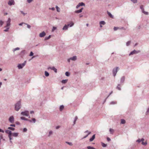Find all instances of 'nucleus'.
Here are the masks:
<instances>
[{
  "instance_id": "nucleus-1",
  "label": "nucleus",
  "mask_w": 149,
  "mask_h": 149,
  "mask_svg": "<svg viewBox=\"0 0 149 149\" xmlns=\"http://www.w3.org/2000/svg\"><path fill=\"white\" fill-rule=\"evenodd\" d=\"M10 18L8 19L7 21L6 22V27H7V29L4 30V31L6 32L8 31V29H9V26L10 25Z\"/></svg>"
},
{
  "instance_id": "nucleus-2",
  "label": "nucleus",
  "mask_w": 149,
  "mask_h": 149,
  "mask_svg": "<svg viewBox=\"0 0 149 149\" xmlns=\"http://www.w3.org/2000/svg\"><path fill=\"white\" fill-rule=\"evenodd\" d=\"M21 102L19 101L18 102L15 106V109L16 111H18L20 108Z\"/></svg>"
},
{
  "instance_id": "nucleus-3",
  "label": "nucleus",
  "mask_w": 149,
  "mask_h": 149,
  "mask_svg": "<svg viewBox=\"0 0 149 149\" xmlns=\"http://www.w3.org/2000/svg\"><path fill=\"white\" fill-rule=\"evenodd\" d=\"M5 132L6 133L8 134V137L10 140L12 139V138L11 137L12 136V132L11 131L9 130H7L5 131Z\"/></svg>"
},
{
  "instance_id": "nucleus-4",
  "label": "nucleus",
  "mask_w": 149,
  "mask_h": 149,
  "mask_svg": "<svg viewBox=\"0 0 149 149\" xmlns=\"http://www.w3.org/2000/svg\"><path fill=\"white\" fill-rule=\"evenodd\" d=\"M21 114L24 116H28L29 114V113L28 111H26L22 112Z\"/></svg>"
},
{
  "instance_id": "nucleus-5",
  "label": "nucleus",
  "mask_w": 149,
  "mask_h": 149,
  "mask_svg": "<svg viewBox=\"0 0 149 149\" xmlns=\"http://www.w3.org/2000/svg\"><path fill=\"white\" fill-rule=\"evenodd\" d=\"M26 61H25L23 63H22V64H19L18 66V67L19 69H21L25 65L26 63Z\"/></svg>"
},
{
  "instance_id": "nucleus-6",
  "label": "nucleus",
  "mask_w": 149,
  "mask_h": 149,
  "mask_svg": "<svg viewBox=\"0 0 149 149\" xmlns=\"http://www.w3.org/2000/svg\"><path fill=\"white\" fill-rule=\"evenodd\" d=\"M118 67H117L116 69H114L113 70V75L114 76H115L116 75L117 72L118 71Z\"/></svg>"
},
{
  "instance_id": "nucleus-7",
  "label": "nucleus",
  "mask_w": 149,
  "mask_h": 149,
  "mask_svg": "<svg viewBox=\"0 0 149 149\" xmlns=\"http://www.w3.org/2000/svg\"><path fill=\"white\" fill-rule=\"evenodd\" d=\"M8 4L9 5H12L14 4V0H10L9 1Z\"/></svg>"
},
{
  "instance_id": "nucleus-8",
  "label": "nucleus",
  "mask_w": 149,
  "mask_h": 149,
  "mask_svg": "<svg viewBox=\"0 0 149 149\" xmlns=\"http://www.w3.org/2000/svg\"><path fill=\"white\" fill-rule=\"evenodd\" d=\"M140 52V51H136L135 50H134L129 55H133L134 54L138 53Z\"/></svg>"
},
{
  "instance_id": "nucleus-9",
  "label": "nucleus",
  "mask_w": 149,
  "mask_h": 149,
  "mask_svg": "<svg viewBox=\"0 0 149 149\" xmlns=\"http://www.w3.org/2000/svg\"><path fill=\"white\" fill-rule=\"evenodd\" d=\"M48 69H51L53 70H54L55 72H57V70L56 68L54 67H49Z\"/></svg>"
},
{
  "instance_id": "nucleus-10",
  "label": "nucleus",
  "mask_w": 149,
  "mask_h": 149,
  "mask_svg": "<svg viewBox=\"0 0 149 149\" xmlns=\"http://www.w3.org/2000/svg\"><path fill=\"white\" fill-rule=\"evenodd\" d=\"M76 59H77L76 56H74L73 57L70 58L69 59H68V62H70V60H72L73 61H75L76 60Z\"/></svg>"
},
{
  "instance_id": "nucleus-11",
  "label": "nucleus",
  "mask_w": 149,
  "mask_h": 149,
  "mask_svg": "<svg viewBox=\"0 0 149 149\" xmlns=\"http://www.w3.org/2000/svg\"><path fill=\"white\" fill-rule=\"evenodd\" d=\"M45 34H46L45 32L44 31H43L40 34L39 36L40 37H43L45 35Z\"/></svg>"
},
{
  "instance_id": "nucleus-12",
  "label": "nucleus",
  "mask_w": 149,
  "mask_h": 149,
  "mask_svg": "<svg viewBox=\"0 0 149 149\" xmlns=\"http://www.w3.org/2000/svg\"><path fill=\"white\" fill-rule=\"evenodd\" d=\"M85 6V4L83 2L79 3V4L77 6L76 8H78L80 6Z\"/></svg>"
},
{
  "instance_id": "nucleus-13",
  "label": "nucleus",
  "mask_w": 149,
  "mask_h": 149,
  "mask_svg": "<svg viewBox=\"0 0 149 149\" xmlns=\"http://www.w3.org/2000/svg\"><path fill=\"white\" fill-rule=\"evenodd\" d=\"M95 138V134H94L92 136V137L91 138L89 139V141L90 142H91V141H93L94 140Z\"/></svg>"
},
{
  "instance_id": "nucleus-14",
  "label": "nucleus",
  "mask_w": 149,
  "mask_h": 149,
  "mask_svg": "<svg viewBox=\"0 0 149 149\" xmlns=\"http://www.w3.org/2000/svg\"><path fill=\"white\" fill-rule=\"evenodd\" d=\"M87 132H88V134L86 135L83 138V139H84V138H86V137H87L91 133V132H89L88 131V130H87L85 132H84V133H87Z\"/></svg>"
},
{
  "instance_id": "nucleus-15",
  "label": "nucleus",
  "mask_w": 149,
  "mask_h": 149,
  "mask_svg": "<svg viewBox=\"0 0 149 149\" xmlns=\"http://www.w3.org/2000/svg\"><path fill=\"white\" fill-rule=\"evenodd\" d=\"M70 25V24H68L67 25H65L63 27V30H67V29L68 28V27Z\"/></svg>"
},
{
  "instance_id": "nucleus-16",
  "label": "nucleus",
  "mask_w": 149,
  "mask_h": 149,
  "mask_svg": "<svg viewBox=\"0 0 149 149\" xmlns=\"http://www.w3.org/2000/svg\"><path fill=\"white\" fill-rule=\"evenodd\" d=\"M18 135V133H12V135L14 137H17Z\"/></svg>"
},
{
  "instance_id": "nucleus-17",
  "label": "nucleus",
  "mask_w": 149,
  "mask_h": 149,
  "mask_svg": "<svg viewBox=\"0 0 149 149\" xmlns=\"http://www.w3.org/2000/svg\"><path fill=\"white\" fill-rule=\"evenodd\" d=\"M83 9V8H81L80 9L78 10H77L75 11V13H81L82 11V10Z\"/></svg>"
},
{
  "instance_id": "nucleus-18",
  "label": "nucleus",
  "mask_w": 149,
  "mask_h": 149,
  "mask_svg": "<svg viewBox=\"0 0 149 149\" xmlns=\"http://www.w3.org/2000/svg\"><path fill=\"white\" fill-rule=\"evenodd\" d=\"M107 14L108 15L109 17L112 18H113V16L112 14L109 12L107 11Z\"/></svg>"
},
{
  "instance_id": "nucleus-19",
  "label": "nucleus",
  "mask_w": 149,
  "mask_h": 149,
  "mask_svg": "<svg viewBox=\"0 0 149 149\" xmlns=\"http://www.w3.org/2000/svg\"><path fill=\"white\" fill-rule=\"evenodd\" d=\"M14 120V118L13 116H11L10 117L9 119V121H13Z\"/></svg>"
},
{
  "instance_id": "nucleus-20",
  "label": "nucleus",
  "mask_w": 149,
  "mask_h": 149,
  "mask_svg": "<svg viewBox=\"0 0 149 149\" xmlns=\"http://www.w3.org/2000/svg\"><path fill=\"white\" fill-rule=\"evenodd\" d=\"M123 27H122L121 28H119V27H114L113 29H114V31H116L118 29H123Z\"/></svg>"
},
{
  "instance_id": "nucleus-21",
  "label": "nucleus",
  "mask_w": 149,
  "mask_h": 149,
  "mask_svg": "<svg viewBox=\"0 0 149 149\" xmlns=\"http://www.w3.org/2000/svg\"><path fill=\"white\" fill-rule=\"evenodd\" d=\"M102 146L103 147H106L107 145V144H105L102 142L101 143Z\"/></svg>"
},
{
  "instance_id": "nucleus-22",
  "label": "nucleus",
  "mask_w": 149,
  "mask_h": 149,
  "mask_svg": "<svg viewBox=\"0 0 149 149\" xmlns=\"http://www.w3.org/2000/svg\"><path fill=\"white\" fill-rule=\"evenodd\" d=\"M64 107L63 105H61L60 107V111H62L64 109Z\"/></svg>"
},
{
  "instance_id": "nucleus-23",
  "label": "nucleus",
  "mask_w": 149,
  "mask_h": 149,
  "mask_svg": "<svg viewBox=\"0 0 149 149\" xmlns=\"http://www.w3.org/2000/svg\"><path fill=\"white\" fill-rule=\"evenodd\" d=\"M105 24V22L104 21H101L100 22V24L101 25H104Z\"/></svg>"
},
{
  "instance_id": "nucleus-24",
  "label": "nucleus",
  "mask_w": 149,
  "mask_h": 149,
  "mask_svg": "<svg viewBox=\"0 0 149 149\" xmlns=\"http://www.w3.org/2000/svg\"><path fill=\"white\" fill-rule=\"evenodd\" d=\"M68 81L67 80L65 79V80H63L62 81V83L63 84H65Z\"/></svg>"
},
{
  "instance_id": "nucleus-25",
  "label": "nucleus",
  "mask_w": 149,
  "mask_h": 149,
  "mask_svg": "<svg viewBox=\"0 0 149 149\" xmlns=\"http://www.w3.org/2000/svg\"><path fill=\"white\" fill-rule=\"evenodd\" d=\"M45 75L46 77H48L49 76V73L46 71L45 72Z\"/></svg>"
},
{
  "instance_id": "nucleus-26",
  "label": "nucleus",
  "mask_w": 149,
  "mask_h": 149,
  "mask_svg": "<svg viewBox=\"0 0 149 149\" xmlns=\"http://www.w3.org/2000/svg\"><path fill=\"white\" fill-rule=\"evenodd\" d=\"M66 143L68 144L69 145L72 146V142H66Z\"/></svg>"
},
{
  "instance_id": "nucleus-27",
  "label": "nucleus",
  "mask_w": 149,
  "mask_h": 149,
  "mask_svg": "<svg viewBox=\"0 0 149 149\" xmlns=\"http://www.w3.org/2000/svg\"><path fill=\"white\" fill-rule=\"evenodd\" d=\"M117 88L119 90H121L120 86V85L118 84L117 87Z\"/></svg>"
},
{
  "instance_id": "nucleus-28",
  "label": "nucleus",
  "mask_w": 149,
  "mask_h": 149,
  "mask_svg": "<svg viewBox=\"0 0 149 149\" xmlns=\"http://www.w3.org/2000/svg\"><path fill=\"white\" fill-rule=\"evenodd\" d=\"M8 129H10L11 130H15V128L13 127H9L8 128Z\"/></svg>"
},
{
  "instance_id": "nucleus-29",
  "label": "nucleus",
  "mask_w": 149,
  "mask_h": 149,
  "mask_svg": "<svg viewBox=\"0 0 149 149\" xmlns=\"http://www.w3.org/2000/svg\"><path fill=\"white\" fill-rule=\"evenodd\" d=\"M70 24V25H69V26H70V27H71L74 24V23L73 22H70V24Z\"/></svg>"
},
{
  "instance_id": "nucleus-30",
  "label": "nucleus",
  "mask_w": 149,
  "mask_h": 149,
  "mask_svg": "<svg viewBox=\"0 0 149 149\" xmlns=\"http://www.w3.org/2000/svg\"><path fill=\"white\" fill-rule=\"evenodd\" d=\"M109 131L111 134H113V130L111 128H110L109 129Z\"/></svg>"
},
{
  "instance_id": "nucleus-31",
  "label": "nucleus",
  "mask_w": 149,
  "mask_h": 149,
  "mask_svg": "<svg viewBox=\"0 0 149 149\" xmlns=\"http://www.w3.org/2000/svg\"><path fill=\"white\" fill-rule=\"evenodd\" d=\"M56 9L57 11L58 12H59L60 11V8H59L57 6H56Z\"/></svg>"
},
{
  "instance_id": "nucleus-32",
  "label": "nucleus",
  "mask_w": 149,
  "mask_h": 149,
  "mask_svg": "<svg viewBox=\"0 0 149 149\" xmlns=\"http://www.w3.org/2000/svg\"><path fill=\"white\" fill-rule=\"evenodd\" d=\"M140 8L141 9L142 11H143L144 10L143 8V5H141L140 7Z\"/></svg>"
},
{
  "instance_id": "nucleus-33",
  "label": "nucleus",
  "mask_w": 149,
  "mask_h": 149,
  "mask_svg": "<svg viewBox=\"0 0 149 149\" xmlns=\"http://www.w3.org/2000/svg\"><path fill=\"white\" fill-rule=\"evenodd\" d=\"M53 132L52 131H50L49 132V134L48 135V136H49L51 134H52Z\"/></svg>"
},
{
  "instance_id": "nucleus-34",
  "label": "nucleus",
  "mask_w": 149,
  "mask_h": 149,
  "mask_svg": "<svg viewBox=\"0 0 149 149\" xmlns=\"http://www.w3.org/2000/svg\"><path fill=\"white\" fill-rule=\"evenodd\" d=\"M21 120H27L24 117H21Z\"/></svg>"
},
{
  "instance_id": "nucleus-35",
  "label": "nucleus",
  "mask_w": 149,
  "mask_h": 149,
  "mask_svg": "<svg viewBox=\"0 0 149 149\" xmlns=\"http://www.w3.org/2000/svg\"><path fill=\"white\" fill-rule=\"evenodd\" d=\"M142 12L145 15H147L148 14V12L145 11H144V10L143 11H142Z\"/></svg>"
},
{
  "instance_id": "nucleus-36",
  "label": "nucleus",
  "mask_w": 149,
  "mask_h": 149,
  "mask_svg": "<svg viewBox=\"0 0 149 149\" xmlns=\"http://www.w3.org/2000/svg\"><path fill=\"white\" fill-rule=\"evenodd\" d=\"M65 75L67 76H70V73L68 72H65Z\"/></svg>"
},
{
  "instance_id": "nucleus-37",
  "label": "nucleus",
  "mask_w": 149,
  "mask_h": 149,
  "mask_svg": "<svg viewBox=\"0 0 149 149\" xmlns=\"http://www.w3.org/2000/svg\"><path fill=\"white\" fill-rule=\"evenodd\" d=\"M130 43H131V42L130 41H128L127 42L126 45L127 46H129V45H130Z\"/></svg>"
},
{
  "instance_id": "nucleus-38",
  "label": "nucleus",
  "mask_w": 149,
  "mask_h": 149,
  "mask_svg": "<svg viewBox=\"0 0 149 149\" xmlns=\"http://www.w3.org/2000/svg\"><path fill=\"white\" fill-rule=\"evenodd\" d=\"M142 144L144 145H146L147 144V142H142Z\"/></svg>"
},
{
  "instance_id": "nucleus-39",
  "label": "nucleus",
  "mask_w": 149,
  "mask_h": 149,
  "mask_svg": "<svg viewBox=\"0 0 149 149\" xmlns=\"http://www.w3.org/2000/svg\"><path fill=\"white\" fill-rule=\"evenodd\" d=\"M131 1L134 3H136L137 2V0H131Z\"/></svg>"
},
{
  "instance_id": "nucleus-40",
  "label": "nucleus",
  "mask_w": 149,
  "mask_h": 149,
  "mask_svg": "<svg viewBox=\"0 0 149 149\" xmlns=\"http://www.w3.org/2000/svg\"><path fill=\"white\" fill-rule=\"evenodd\" d=\"M27 130L26 128H24L23 129V132H26L27 131Z\"/></svg>"
},
{
  "instance_id": "nucleus-41",
  "label": "nucleus",
  "mask_w": 149,
  "mask_h": 149,
  "mask_svg": "<svg viewBox=\"0 0 149 149\" xmlns=\"http://www.w3.org/2000/svg\"><path fill=\"white\" fill-rule=\"evenodd\" d=\"M93 147L91 146H88L87 147L88 149H92Z\"/></svg>"
},
{
  "instance_id": "nucleus-42",
  "label": "nucleus",
  "mask_w": 149,
  "mask_h": 149,
  "mask_svg": "<svg viewBox=\"0 0 149 149\" xmlns=\"http://www.w3.org/2000/svg\"><path fill=\"white\" fill-rule=\"evenodd\" d=\"M56 29V27H53V29H52V31H54L55 29Z\"/></svg>"
},
{
  "instance_id": "nucleus-43",
  "label": "nucleus",
  "mask_w": 149,
  "mask_h": 149,
  "mask_svg": "<svg viewBox=\"0 0 149 149\" xmlns=\"http://www.w3.org/2000/svg\"><path fill=\"white\" fill-rule=\"evenodd\" d=\"M19 48L17 47V48H15V49H14V51H15L17 50H19Z\"/></svg>"
},
{
  "instance_id": "nucleus-44",
  "label": "nucleus",
  "mask_w": 149,
  "mask_h": 149,
  "mask_svg": "<svg viewBox=\"0 0 149 149\" xmlns=\"http://www.w3.org/2000/svg\"><path fill=\"white\" fill-rule=\"evenodd\" d=\"M3 23V22L1 20H0V24H1V26H2Z\"/></svg>"
},
{
  "instance_id": "nucleus-45",
  "label": "nucleus",
  "mask_w": 149,
  "mask_h": 149,
  "mask_svg": "<svg viewBox=\"0 0 149 149\" xmlns=\"http://www.w3.org/2000/svg\"><path fill=\"white\" fill-rule=\"evenodd\" d=\"M77 119H78L77 117V116H75V118H74V121H76V120H77Z\"/></svg>"
},
{
  "instance_id": "nucleus-46",
  "label": "nucleus",
  "mask_w": 149,
  "mask_h": 149,
  "mask_svg": "<svg viewBox=\"0 0 149 149\" xmlns=\"http://www.w3.org/2000/svg\"><path fill=\"white\" fill-rule=\"evenodd\" d=\"M50 37H51V36L50 35V36H48V37H47V38H45V40H48V39H49V38H50Z\"/></svg>"
},
{
  "instance_id": "nucleus-47",
  "label": "nucleus",
  "mask_w": 149,
  "mask_h": 149,
  "mask_svg": "<svg viewBox=\"0 0 149 149\" xmlns=\"http://www.w3.org/2000/svg\"><path fill=\"white\" fill-rule=\"evenodd\" d=\"M60 127L61 126H57L56 127V129H58L59 128H60Z\"/></svg>"
},
{
  "instance_id": "nucleus-48",
  "label": "nucleus",
  "mask_w": 149,
  "mask_h": 149,
  "mask_svg": "<svg viewBox=\"0 0 149 149\" xmlns=\"http://www.w3.org/2000/svg\"><path fill=\"white\" fill-rule=\"evenodd\" d=\"M33 52H30V56H33Z\"/></svg>"
},
{
  "instance_id": "nucleus-49",
  "label": "nucleus",
  "mask_w": 149,
  "mask_h": 149,
  "mask_svg": "<svg viewBox=\"0 0 149 149\" xmlns=\"http://www.w3.org/2000/svg\"><path fill=\"white\" fill-rule=\"evenodd\" d=\"M136 142H138V143H140L141 142V140L140 139H139L136 140Z\"/></svg>"
},
{
  "instance_id": "nucleus-50",
  "label": "nucleus",
  "mask_w": 149,
  "mask_h": 149,
  "mask_svg": "<svg viewBox=\"0 0 149 149\" xmlns=\"http://www.w3.org/2000/svg\"><path fill=\"white\" fill-rule=\"evenodd\" d=\"M107 140L108 141H111V139L108 137L107 138Z\"/></svg>"
},
{
  "instance_id": "nucleus-51",
  "label": "nucleus",
  "mask_w": 149,
  "mask_h": 149,
  "mask_svg": "<svg viewBox=\"0 0 149 149\" xmlns=\"http://www.w3.org/2000/svg\"><path fill=\"white\" fill-rule=\"evenodd\" d=\"M125 122H120V124H125Z\"/></svg>"
},
{
  "instance_id": "nucleus-52",
  "label": "nucleus",
  "mask_w": 149,
  "mask_h": 149,
  "mask_svg": "<svg viewBox=\"0 0 149 149\" xmlns=\"http://www.w3.org/2000/svg\"><path fill=\"white\" fill-rule=\"evenodd\" d=\"M33 1V0H27V1L29 3H31L32 1Z\"/></svg>"
},
{
  "instance_id": "nucleus-53",
  "label": "nucleus",
  "mask_w": 149,
  "mask_h": 149,
  "mask_svg": "<svg viewBox=\"0 0 149 149\" xmlns=\"http://www.w3.org/2000/svg\"><path fill=\"white\" fill-rule=\"evenodd\" d=\"M0 132L4 133V131L2 130V129H0Z\"/></svg>"
},
{
  "instance_id": "nucleus-54",
  "label": "nucleus",
  "mask_w": 149,
  "mask_h": 149,
  "mask_svg": "<svg viewBox=\"0 0 149 149\" xmlns=\"http://www.w3.org/2000/svg\"><path fill=\"white\" fill-rule=\"evenodd\" d=\"M10 126H11L15 127V124H11V125H10Z\"/></svg>"
},
{
  "instance_id": "nucleus-55",
  "label": "nucleus",
  "mask_w": 149,
  "mask_h": 149,
  "mask_svg": "<svg viewBox=\"0 0 149 149\" xmlns=\"http://www.w3.org/2000/svg\"><path fill=\"white\" fill-rule=\"evenodd\" d=\"M27 27L28 28H30L31 27V26L29 24H27Z\"/></svg>"
},
{
  "instance_id": "nucleus-56",
  "label": "nucleus",
  "mask_w": 149,
  "mask_h": 149,
  "mask_svg": "<svg viewBox=\"0 0 149 149\" xmlns=\"http://www.w3.org/2000/svg\"><path fill=\"white\" fill-rule=\"evenodd\" d=\"M144 140V139L143 138H142V139H141V141H142V142H143V141Z\"/></svg>"
},
{
  "instance_id": "nucleus-57",
  "label": "nucleus",
  "mask_w": 149,
  "mask_h": 149,
  "mask_svg": "<svg viewBox=\"0 0 149 149\" xmlns=\"http://www.w3.org/2000/svg\"><path fill=\"white\" fill-rule=\"evenodd\" d=\"M21 13L22 14H23L24 15L25 14L22 11H21Z\"/></svg>"
},
{
  "instance_id": "nucleus-58",
  "label": "nucleus",
  "mask_w": 149,
  "mask_h": 149,
  "mask_svg": "<svg viewBox=\"0 0 149 149\" xmlns=\"http://www.w3.org/2000/svg\"><path fill=\"white\" fill-rule=\"evenodd\" d=\"M36 121V119L34 118H33L32 119V121Z\"/></svg>"
},
{
  "instance_id": "nucleus-59",
  "label": "nucleus",
  "mask_w": 149,
  "mask_h": 149,
  "mask_svg": "<svg viewBox=\"0 0 149 149\" xmlns=\"http://www.w3.org/2000/svg\"><path fill=\"white\" fill-rule=\"evenodd\" d=\"M34 113V111H31V112H30V113L31 114H32V113Z\"/></svg>"
},
{
  "instance_id": "nucleus-60",
  "label": "nucleus",
  "mask_w": 149,
  "mask_h": 149,
  "mask_svg": "<svg viewBox=\"0 0 149 149\" xmlns=\"http://www.w3.org/2000/svg\"><path fill=\"white\" fill-rule=\"evenodd\" d=\"M51 9L53 10H55V8H51Z\"/></svg>"
},
{
  "instance_id": "nucleus-61",
  "label": "nucleus",
  "mask_w": 149,
  "mask_h": 149,
  "mask_svg": "<svg viewBox=\"0 0 149 149\" xmlns=\"http://www.w3.org/2000/svg\"><path fill=\"white\" fill-rule=\"evenodd\" d=\"M75 122H73V125H74L75 123Z\"/></svg>"
},
{
  "instance_id": "nucleus-62",
  "label": "nucleus",
  "mask_w": 149,
  "mask_h": 149,
  "mask_svg": "<svg viewBox=\"0 0 149 149\" xmlns=\"http://www.w3.org/2000/svg\"><path fill=\"white\" fill-rule=\"evenodd\" d=\"M121 121H125V120H123V119H121Z\"/></svg>"
},
{
  "instance_id": "nucleus-63",
  "label": "nucleus",
  "mask_w": 149,
  "mask_h": 149,
  "mask_svg": "<svg viewBox=\"0 0 149 149\" xmlns=\"http://www.w3.org/2000/svg\"><path fill=\"white\" fill-rule=\"evenodd\" d=\"M22 23H20V24H19V25H20V26L22 25Z\"/></svg>"
},
{
  "instance_id": "nucleus-64",
  "label": "nucleus",
  "mask_w": 149,
  "mask_h": 149,
  "mask_svg": "<svg viewBox=\"0 0 149 149\" xmlns=\"http://www.w3.org/2000/svg\"><path fill=\"white\" fill-rule=\"evenodd\" d=\"M16 124H17V125H18L19 124V122H17V123H16Z\"/></svg>"
}]
</instances>
